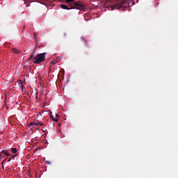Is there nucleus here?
Masks as SVG:
<instances>
[{"instance_id":"f257e3e1","label":"nucleus","mask_w":178,"mask_h":178,"mask_svg":"<svg viewBox=\"0 0 178 178\" xmlns=\"http://www.w3.org/2000/svg\"><path fill=\"white\" fill-rule=\"evenodd\" d=\"M124 7H126V0H115L110 6L111 10H115V9H120V8Z\"/></svg>"},{"instance_id":"f03ea898","label":"nucleus","mask_w":178,"mask_h":178,"mask_svg":"<svg viewBox=\"0 0 178 178\" xmlns=\"http://www.w3.org/2000/svg\"><path fill=\"white\" fill-rule=\"evenodd\" d=\"M45 60V53L40 54L33 58V63L37 65Z\"/></svg>"},{"instance_id":"7ed1b4c3","label":"nucleus","mask_w":178,"mask_h":178,"mask_svg":"<svg viewBox=\"0 0 178 178\" xmlns=\"http://www.w3.org/2000/svg\"><path fill=\"white\" fill-rule=\"evenodd\" d=\"M1 158H3L4 155H6V156H10V154H9V152H8V150H2L0 153Z\"/></svg>"},{"instance_id":"20e7f679","label":"nucleus","mask_w":178,"mask_h":178,"mask_svg":"<svg viewBox=\"0 0 178 178\" xmlns=\"http://www.w3.org/2000/svg\"><path fill=\"white\" fill-rule=\"evenodd\" d=\"M74 6H76V9H83V8H84V6H83V5L77 1H75L74 3Z\"/></svg>"},{"instance_id":"39448f33","label":"nucleus","mask_w":178,"mask_h":178,"mask_svg":"<svg viewBox=\"0 0 178 178\" xmlns=\"http://www.w3.org/2000/svg\"><path fill=\"white\" fill-rule=\"evenodd\" d=\"M60 8H62V9H67V10H70V9H74V7L69 8L67 5L65 4H60Z\"/></svg>"},{"instance_id":"423d86ee","label":"nucleus","mask_w":178,"mask_h":178,"mask_svg":"<svg viewBox=\"0 0 178 178\" xmlns=\"http://www.w3.org/2000/svg\"><path fill=\"white\" fill-rule=\"evenodd\" d=\"M59 115L58 114H56V117H54V115H52V117H50V119H52V120H54V122H58L59 120Z\"/></svg>"},{"instance_id":"0eeeda50","label":"nucleus","mask_w":178,"mask_h":178,"mask_svg":"<svg viewBox=\"0 0 178 178\" xmlns=\"http://www.w3.org/2000/svg\"><path fill=\"white\" fill-rule=\"evenodd\" d=\"M33 124H34V126H44V123H41V122H34L31 123V126H33Z\"/></svg>"},{"instance_id":"6e6552de","label":"nucleus","mask_w":178,"mask_h":178,"mask_svg":"<svg viewBox=\"0 0 178 178\" xmlns=\"http://www.w3.org/2000/svg\"><path fill=\"white\" fill-rule=\"evenodd\" d=\"M11 152H13V154H16V152H17V149L15 147L11 148Z\"/></svg>"},{"instance_id":"1a4fd4ad","label":"nucleus","mask_w":178,"mask_h":178,"mask_svg":"<svg viewBox=\"0 0 178 178\" xmlns=\"http://www.w3.org/2000/svg\"><path fill=\"white\" fill-rule=\"evenodd\" d=\"M18 84H19V87H22V88H23V81L19 80V81H18Z\"/></svg>"},{"instance_id":"9d476101","label":"nucleus","mask_w":178,"mask_h":178,"mask_svg":"<svg viewBox=\"0 0 178 178\" xmlns=\"http://www.w3.org/2000/svg\"><path fill=\"white\" fill-rule=\"evenodd\" d=\"M13 52H14V54H19L20 51L17 50V49H13Z\"/></svg>"},{"instance_id":"9b49d317","label":"nucleus","mask_w":178,"mask_h":178,"mask_svg":"<svg viewBox=\"0 0 178 178\" xmlns=\"http://www.w3.org/2000/svg\"><path fill=\"white\" fill-rule=\"evenodd\" d=\"M76 0H66L67 3H72V2H74Z\"/></svg>"},{"instance_id":"f8f14e48","label":"nucleus","mask_w":178,"mask_h":178,"mask_svg":"<svg viewBox=\"0 0 178 178\" xmlns=\"http://www.w3.org/2000/svg\"><path fill=\"white\" fill-rule=\"evenodd\" d=\"M33 56H34V53H33L31 56L29 57V59H31L33 58Z\"/></svg>"},{"instance_id":"ddd939ff","label":"nucleus","mask_w":178,"mask_h":178,"mask_svg":"<svg viewBox=\"0 0 178 178\" xmlns=\"http://www.w3.org/2000/svg\"><path fill=\"white\" fill-rule=\"evenodd\" d=\"M17 156V154L13 155V156H12V159H13L16 158Z\"/></svg>"},{"instance_id":"4468645a","label":"nucleus","mask_w":178,"mask_h":178,"mask_svg":"<svg viewBox=\"0 0 178 178\" xmlns=\"http://www.w3.org/2000/svg\"><path fill=\"white\" fill-rule=\"evenodd\" d=\"M46 163H47V165H51V162L49 161H46Z\"/></svg>"},{"instance_id":"2eb2a0df","label":"nucleus","mask_w":178,"mask_h":178,"mask_svg":"<svg viewBox=\"0 0 178 178\" xmlns=\"http://www.w3.org/2000/svg\"><path fill=\"white\" fill-rule=\"evenodd\" d=\"M52 112H50V118H52Z\"/></svg>"},{"instance_id":"dca6fc26","label":"nucleus","mask_w":178,"mask_h":178,"mask_svg":"<svg viewBox=\"0 0 178 178\" xmlns=\"http://www.w3.org/2000/svg\"><path fill=\"white\" fill-rule=\"evenodd\" d=\"M10 161H12V159H9L8 162H10Z\"/></svg>"},{"instance_id":"f3484780","label":"nucleus","mask_w":178,"mask_h":178,"mask_svg":"<svg viewBox=\"0 0 178 178\" xmlns=\"http://www.w3.org/2000/svg\"><path fill=\"white\" fill-rule=\"evenodd\" d=\"M51 63H52L53 65H56V63L52 62Z\"/></svg>"},{"instance_id":"a211bd4d","label":"nucleus","mask_w":178,"mask_h":178,"mask_svg":"<svg viewBox=\"0 0 178 178\" xmlns=\"http://www.w3.org/2000/svg\"><path fill=\"white\" fill-rule=\"evenodd\" d=\"M3 163H5V161H3L1 165H3Z\"/></svg>"},{"instance_id":"6ab92c4d","label":"nucleus","mask_w":178,"mask_h":178,"mask_svg":"<svg viewBox=\"0 0 178 178\" xmlns=\"http://www.w3.org/2000/svg\"><path fill=\"white\" fill-rule=\"evenodd\" d=\"M26 6H27V8H29V6H30V4L27 5Z\"/></svg>"},{"instance_id":"aec40b11","label":"nucleus","mask_w":178,"mask_h":178,"mask_svg":"<svg viewBox=\"0 0 178 178\" xmlns=\"http://www.w3.org/2000/svg\"><path fill=\"white\" fill-rule=\"evenodd\" d=\"M3 161L6 162V159H5L3 160Z\"/></svg>"},{"instance_id":"412c9836","label":"nucleus","mask_w":178,"mask_h":178,"mask_svg":"<svg viewBox=\"0 0 178 178\" xmlns=\"http://www.w3.org/2000/svg\"><path fill=\"white\" fill-rule=\"evenodd\" d=\"M24 3H25V5H27V3H26V1H24Z\"/></svg>"},{"instance_id":"4be33fe9","label":"nucleus","mask_w":178,"mask_h":178,"mask_svg":"<svg viewBox=\"0 0 178 178\" xmlns=\"http://www.w3.org/2000/svg\"><path fill=\"white\" fill-rule=\"evenodd\" d=\"M0 158H2V156H1V154H0Z\"/></svg>"},{"instance_id":"5701e85b","label":"nucleus","mask_w":178,"mask_h":178,"mask_svg":"<svg viewBox=\"0 0 178 178\" xmlns=\"http://www.w3.org/2000/svg\"><path fill=\"white\" fill-rule=\"evenodd\" d=\"M2 168H3V169L4 168L3 165H2Z\"/></svg>"},{"instance_id":"b1692460","label":"nucleus","mask_w":178,"mask_h":178,"mask_svg":"<svg viewBox=\"0 0 178 178\" xmlns=\"http://www.w3.org/2000/svg\"><path fill=\"white\" fill-rule=\"evenodd\" d=\"M35 38H37V36H36V35H35Z\"/></svg>"}]
</instances>
